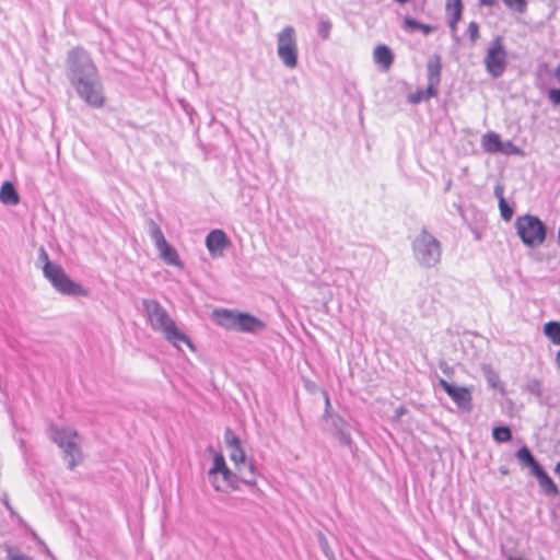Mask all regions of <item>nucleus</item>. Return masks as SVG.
I'll list each match as a JSON object with an SVG mask.
<instances>
[{
    "label": "nucleus",
    "instance_id": "obj_22",
    "mask_svg": "<svg viewBox=\"0 0 560 560\" xmlns=\"http://www.w3.org/2000/svg\"><path fill=\"white\" fill-rule=\"evenodd\" d=\"M516 458L523 466L529 467L533 474L541 468L527 446H523L517 451Z\"/></svg>",
    "mask_w": 560,
    "mask_h": 560
},
{
    "label": "nucleus",
    "instance_id": "obj_4",
    "mask_svg": "<svg viewBox=\"0 0 560 560\" xmlns=\"http://www.w3.org/2000/svg\"><path fill=\"white\" fill-rule=\"evenodd\" d=\"M40 256L45 260L44 276L57 291L66 295H88V290L73 282L59 265L49 261L48 255L44 249H42Z\"/></svg>",
    "mask_w": 560,
    "mask_h": 560
},
{
    "label": "nucleus",
    "instance_id": "obj_25",
    "mask_svg": "<svg viewBox=\"0 0 560 560\" xmlns=\"http://www.w3.org/2000/svg\"><path fill=\"white\" fill-rule=\"evenodd\" d=\"M404 26L405 28L407 30H419L421 31L423 34H429L433 31V27L429 24H422L411 18H405L404 20Z\"/></svg>",
    "mask_w": 560,
    "mask_h": 560
},
{
    "label": "nucleus",
    "instance_id": "obj_21",
    "mask_svg": "<svg viewBox=\"0 0 560 560\" xmlns=\"http://www.w3.org/2000/svg\"><path fill=\"white\" fill-rule=\"evenodd\" d=\"M0 201L4 205L15 206L20 202V196L11 182H4L0 187Z\"/></svg>",
    "mask_w": 560,
    "mask_h": 560
},
{
    "label": "nucleus",
    "instance_id": "obj_36",
    "mask_svg": "<svg viewBox=\"0 0 560 560\" xmlns=\"http://www.w3.org/2000/svg\"><path fill=\"white\" fill-rule=\"evenodd\" d=\"M530 390L539 395L540 394V382L534 381L530 385Z\"/></svg>",
    "mask_w": 560,
    "mask_h": 560
},
{
    "label": "nucleus",
    "instance_id": "obj_30",
    "mask_svg": "<svg viewBox=\"0 0 560 560\" xmlns=\"http://www.w3.org/2000/svg\"><path fill=\"white\" fill-rule=\"evenodd\" d=\"M467 32H468V35L470 37V40L472 43H475L478 39V37H479V25H478V23L475 22V21H471L468 24Z\"/></svg>",
    "mask_w": 560,
    "mask_h": 560
},
{
    "label": "nucleus",
    "instance_id": "obj_27",
    "mask_svg": "<svg viewBox=\"0 0 560 560\" xmlns=\"http://www.w3.org/2000/svg\"><path fill=\"white\" fill-rule=\"evenodd\" d=\"M504 5L520 14L524 13L527 9V0H502Z\"/></svg>",
    "mask_w": 560,
    "mask_h": 560
},
{
    "label": "nucleus",
    "instance_id": "obj_3",
    "mask_svg": "<svg viewBox=\"0 0 560 560\" xmlns=\"http://www.w3.org/2000/svg\"><path fill=\"white\" fill-rule=\"evenodd\" d=\"M143 306L148 320L153 330L161 332L174 347L182 349L186 345L189 349L194 346L189 338L180 331L167 311L155 300H143Z\"/></svg>",
    "mask_w": 560,
    "mask_h": 560
},
{
    "label": "nucleus",
    "instance_id": "obj_20",
    "mask_svg": "<svg viewBox=\"0 0 560 560\" xmlns=\"http://www.w3.org/2000/svg\"><path fill=\"white\" fill-rule=\"evenodd\" d=\"M66 454L68 459L69 469H74V467L82 460V452L77 443V440L69 442L68 445L61 447Z\"/></svg>",
    "mask_w": 560,
    "mask_h": 560
},
{
    "label": "nucleus",
    "instance_id": "obj_1",
    "mask_svg": "<svg viewBox=\"0 0 560 560\" xmlns=\"http://www.w3.org/2000/svg\"><path fill=\"white\" fill-rule=\"evenodd\" d=\"M72 85L78 95L91 107L101 108L106 97L97 77V68L83 48L75 47L68 54Z\"/></svg>",
    "mask_w": 560,
    "mask_h": 560
},
{
    "label": "nucleus",
    "instance_id": "obj_15",
    "mask_svg": "<svg viewBox=\"0 0 560 560\" xmlns=\"http://www.w3.org/2000/svg\"><path fill=\"white\" fill-rule=\"evenodd\" d=\"M463 0H446L445 12L447 15V24L452 34H455L457 32V25L463 18Z\"/></svg>",
    "mask_w": 560,
    "mask_h": 560
},
{
    "label": "nucleus",
    "instance_id": "obj_7",
    "mask_svg": "<svg viewBox=\"0 0 560 560\" xmlns=\"http://www.w3.org/2000/svg\"><path fill=\"white\" fill-rule=\"evenodd\" d=\"M483 63L487 72L493 77H501L508 66V52L503 44L502 37H495L489 45Z\"/></svg>",
    "mask_w": 560,
    "mask_h": 560
},
{
    "label": "nucleus",
    "instance_id": "obj_32",
    "mask_svg": "<svg viewBox=\"0 0 560 560\" xmlns=\"http://www.w3.org/2000/svg\"><path fill=\"white\" fill-rule=\"evenodd\" d=\"M549 100L555 105H560V89H552L549 91Z\"/></svg>",
    "mask_w": 560,
    "mask_h": 560
},
{
    "label": "nucleus",
    "instance_id": "obj_16",
    "mask_svg": "<svg viewBox=\"0 0 560 560\" xmlns=\"http://www.w3.org/2000/svg\"><path fill=\"white\" fill-rule=\"evenodd\" d=\"M262 328H265V324L260 319L246 313H240L236 330L255 332Z\"/></svg>",
    "mask_w": 560,
    "mask_h": 560
},
{
    "label": "nucleus",
    "instance_id": "obj_41",
    "mask_svg": "<svg viewBox=\"0 0 560 560\" xmlns=\"http://www.w3.org/2000/svg\"><path fill=\"white\" fill-rule=\"evenodd\" d=\"M508 560H524V559H522V558L509 557V559H508Z\"/></svg>",
    "mask_w": 560,
    "mask_h": 560
},
{
    "label": "nucleus",
    "instance_id": "obj_11",
    "mask_svg": "<svg viewBox=\"0 0 560 560\" xmlns=\"http://www.w3.org/2000/svg\"><path fill=\"white\" fill-rule=\"evenodd\" d=\"M439 384L459 409L465 411H470L472 409V395L470 388L453 385L443 378L440 380Z\"/></svg>",
    "mask_w": 560,
    "mask_h": 560
},
{
    "label": "nucleus",
    "instance_id": "obj_26",
    "mask_svg": "<svg viewBox=\"0 0 560 560\" xmlns=\"http://www.w3.org/2000/svg\"><path fill=\"white\" fill-rule=\"evenodd\" d=\"M492 436L499 443L509 442L512 439V432L509 427H495Z\"/></svg>",
    "mask_w": 560,
    "mask_h": 560
},
{
    "label": "nucleus",
    "instance_id": "obj_6",
    "mask_svg": "<svg viewBox=\"0 0 560 560\" xmlns=\"http://www.w3.org/2000/svg\"><path fill=\"white\" fill-rule=\"evenodd\" d=\"M413 252L417 260L425 267L436 265L441 258L440 243L425 231L415 240Z\"/></svg>",
    "mask_w": 560,
    "mask_h": 560
},
{
    "label": "nucleus",
    "instance_id": "obj_24",
    "mask_svg": "<svg viewBox=\"0 0 560 560\" xmlns=\"http://www.w3.org/2000/svg\"><path fill=\"white\" fill-rule=\"evenodd\" d=\"M544 334L556 346H560V322L551 320L544 325Z\"/></svg>",
    "mask_w": 560,
    "mask_h": 560
},
{
    "label": "nucleus",
    "instance_id": "obj_37",
    "mask_svg": "<svg viewBox=\"0 0 560 560\" xmlns=\"http://www.w3.org/2000/svg\"><path fill=\"white\" fill-rule=\"evenodd\" d=\"M407 412V409L405 407H399L397 410H396V415H395V419L396 420H399L400 417L402 415H405Z\"/></svg>",
    "mask_w": 560,
    "mask_h": 560
},
{
    "label": "nucleus",
    "instance_id": "obj_38",
    "mask_svg": "<svg viewBox=\"0 0 560 560\" xmlns=\"http://www.w3.org/2000/svg\"><path fill=\"white\" fill-rule=\"evenodd\" d=\"M556 363H557V366L560 369V350L556 354Z\"/></svg>",
    "mask_w": 560,
    "mask_h": 560
},
{
    "label": "nucleus",
    "instance_id": "obj_17",
    "mask_svg": "<svg viewBox=\"0 0 560 560\" xmlns=\"http://www.w3.org/2000/svg\"><path fill=\"white\" fill-rule=\"evenodd\" d=\"M213 315L215 317L217 323L220 326L226 329L236 330L237 320L240 316L238 312H234L231 310H221L214 311Z\"/></svg>",
    "mask_w": 560,
    "mask_h": 560
},
{
    "label": "nucleus",
    "instance_id": "obj_39",
    "mask_svg": "<svg viewBox=\"0 0 560 560\" xmlns=\"http://www.w3.org/2000/svg\"><path fill=\"white\" fill-rule=\"evenodd\" d=\"M555 470H556V472L558 474V476L560 478V462L557 464Z\"/></svg>",
    "mask_w": 560,
    "mask_h": 560
},
{
    "label": "nucleus",
    "instance_id": "obj_29",
    "mask_svg": "<svg viewBox=\"0 0 560 560\" xmlns=\"http://www.w3.org/2000/svg\"><path fill=\"white\" fill-rule=\"evenodd\" d=\"M429 97H427V91L423 92L422 90H417L416 92L413 93H410L408 95V101L412 104H418L420 103L421 101L423 100H428Z\"/></svg>",
    "mask_w": 560,
    "mask_h": 560
},
{
    "label": "nucleus",
    "instance_id": "obj_13",
    "mask_svg": "<svg viewBox=\"0 0 560 560\" xmlns=\"http://www.w3.org/2000/svg\"><path fill=\"white\" fill-rule=\"evenodd\" d=\"M206 246L211 257H222L224 250L231 246V241L223 230L217 229L210 231L207 235Z\"/></svg>",
    "mask_w": 560,
    "mask_h": 560
},
{
    "label": "nucleus",
    "instance_id": "obj_2",
    "mask_svg": "<svg viewBox=\"0 0 560 560\" xmlns=\"http://www.w3.org/2000/svg\"><path fill=\"white\" fill-rule=\"evenodd\" d=\"M210 482L217 491L229 492L238 490L241 485L256 486L255 467L231 470L222 453H215L213 465L209 470Z\"/></svg>",
    "mask_w": 560,
    "mask_h": 560
},
{
    "label": "nucleus",
    "instance_id": "obj_8",
    "mask_svg": "<svg viewBox=\"0 0 560 560\" xmlns=\"http://www.w3.org/2000/svg\"><path fill=\"white\" fill-rule=\"evenodd\" d=\"M277 51L285 67L293 69L298 66V43L295 30L292 26H285L278 34Z\"/></svg>",
    "mask_w": 560,
    "mask_h": 560
},
{
    "label": "nucleus",
    "instance_id": "obj_18",
    "mask_svg": "<svg viewBox=\"0 0 560 560\" xmlns=\"http://www.w3.org/2000/svg\"><path fill=\"white\" fill-rule=\"evenodd\" d=\"M534 475L536 476L540 488L547 495H558L559 489L557 485L542 468L538 469Z\"/></svg>",
    "mask_w": 560,
    "mask_h": 560
},
{
    "label": "nucleus",
    "instance_id": "obj_40",
    "mask_svg": "<svg viewBox=\"0 0 560 560\" xmlns=\"http://www.w3.org/2000/svg\"><path fill=\"white\" fill-rule=\"evenodd\" d=\"M395 1L400 3V4H405L406 2H408V0H395Z\"/></svg>",
    "mask_w": 560,
    "mask_h": 560
},
{
    "label": "nucleus",
    "instance_id": "obj_33",
    "mask_svg": "<svg viewBox=\"0 0 560 560\" xmlns=\"http://www.w3.org/2000/svg\"><path fill=\"white\" fill-rule=\"evenodd\" d=\"M494 195H495V197L498 198L499 202H500L501 200H504V199H505V198H504V187H503L502 185H497V186L494 187Z\"/></svg>",
    "mask_w": 560,
    "mask_h": 560
},
{
    "label": "nucleus",
    "instance_id": "obj_35",
    "mask_svg": "<svg viewBox=\"0 0 560 560\" xmlns=\"http://www.w3.org/2000/svg\"><path fill=\"white\" fill-rule=\"evenodd\" d=\"M9 560H32L31 557L28 556H25V555H9Z\"/></svg>",
    "mask_w": 560,
    "mask_h": 560
},
{
    "label": "nucleus",
    "instance_id": "obj_19",
    "mask_svg": "<svg viewBox=\"0 0 560 560\" xmlns=\"http://www.w3.org/2000/svg\"><path fill=\"white\" fill-rule=\"evenodd\" d=\"M374 61L382 66L384 70H388L394 61L392 50L385 45H378L373 52Z\"/></svg>",
    "mask_w": 560,
    "mask_h": 560
},
{
    "label": "nucleus",
    "instance_id": "obj_23",
    "mask_svg": "<svg viewBox=\"0 0 560 560\" xmlns=\"http://www.w3.org/2000/svg\"><path fill=\"white\" fill-rule=\"evenodd\" d=\"M77 430L55 429L52 441L61 448L68 445L69 442L78 439Z\"/></svg>",
    "mask_w": 560,
    "mask_h": 560
},
{
    "label": "nucleus",
    "instance_id": "obj_9",
    "mask_svg": "<svg viewBox=\"0 0 560 560\" xmlns=\"http://www.w3.org/2000/svg\"><path fill=\"white\" fill-rule=\"evenodd\" d=\"M481 147L489 154L502 153L505 155L521 154V149L513 142L501 140V136L494 131H488L481 137Z\"/></svg>",
    "mask_w": 560,
    "mask_h": 560
},
{
    "label": "nucleus",
    "instance_id": "obj_5",
    "mask_svg": "<svg viewBox=\"0 0 560 560\" xmlns=\"http://www.w3.org/2000/svg\"><path fill=\"white\" fill-rule=\"evenodd\" d=\"M516 231L524 244L535 247L544 243L546 238V226L535 215L526 214L518 217L515 222Z\"/></svg>",
    "mask_w": 560,
    "mask_h": 560
},
{
    "label": "nucleus",
    "instance_id": "obj_28",
    "mask_svg": "<svg viewBox=\"0 0 560 560\" xmlns=\"http://www.w3.org/2000/svg\"><path fill=\"white\" fill-rule=\"evenodd\" d=\"M499 208H500V212H501L502 218L505 221H510L512 219V215H513V209L508 205L505 199L501 200L499 202Z\"/></svg>",
    "mask_w": 560,
    "mask_h": 560
},
{
    "label": "nucleus",
    "instance_id": "obj_34",
    "mask_svg": "<svg viewBox=\"0 0 560 560\" xmlns=\"http://www.w3.org/2000/svg\"><path fill=\"white\" fill-rule=\"evenodd\" d=\"M479 4L482 7H495L498 4V0H478Z\"/></svg>",
    "mask_w": 560,
    "mask_h": 560
},
{
    "label": "nucleus",
    "instance_id": "obj_12",
    "mask_svg": "<svg viewBox=\"0 0 560 560\" xmlns=\"http://www.w3.org/2000/svg\"><path fill=\"white\" fill-rule=\"evenodd\" d=\"M152 238L154 241L155 247L160 252L161 258L167 265L183 268V264L178 257L176 249L168 244L160 228L155 226L153 229Z\"/></svg>",
    "mask_w": 560,
    "mask_h": 560
},
{
    "label": "nucleus",
    "instance_id": "obj_31",
    "mask_svg": "<svg viewBox=\"0 0 560 560\" xmlns=\"http://www.w3.org/2000/svg\"><path fill=\"white\" fill-rule=\"evenodd\" d=\"M331 30V24L327 21H322L318 24V34L322 36V38L327 39L329 37Z\"/></svg>",
    "mask_w": 560,
    "mask_h": 560
},
{
    "label": "nucleus",
    "instance_id": "obj_10",
    "mask_svg": "<svg viewBox=\"0 0 560 560\" xmlns=\"http://www.w3.org/2000/svg\"><path fill=\"white\" fill-rule=\"evenodd\" d=\"M224 442L229 450V457L235 468L247 469L254 467L241 445V440L230 428L224 431Z\"/></svg>",
    "mask_w": 560,
    "mask_h": 560
},
{
    "label": "nucleus",
    "instance_id": "obj_14",
    "mask_svg": "<svg viewBox=\"0 0 560 560\" xmlns=\"http://www.w3.org/2000/svg\"><path fill=\"white\" fill-rule=\"evenodd\" d=\"M428 88L427 97H434L438 94V86L441 82V58L440 56H433L428 60Z\"/></svg>",
    "mask_w": 560,
    "mask_h": 560
}]
</instances>
